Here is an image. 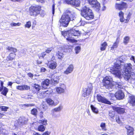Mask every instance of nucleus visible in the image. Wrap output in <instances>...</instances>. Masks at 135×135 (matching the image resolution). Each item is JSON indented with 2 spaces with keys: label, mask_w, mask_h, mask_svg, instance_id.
I'll return each instance as SVG.
<instances>
[{
  "label": "nucleus",
  "mask_w": 135,
  "mask_h": 135,
  "mask_svg": "<svg viewBox=\"0 0 135 135\" xmlns=\"http://www.w3.org/2000/svg\"><path fill=\"white\" fill-rule=\"evenodd\" d=\"M124 61L121 57L117 59L115 61L114 68L110 69V72L116 76L119 77L123 73V76L126 80L129 79H134L135 74L132 72V66L130 64H124Z\"/></svg>",
  "instance_id": "obj_1"
},
{
  "label": "nucleus",
  "mask_w": 135,
  "mask_h": 135,
  "mask_svg": "<svg viewBox=\"0 0 135 135\" xmlns=\"http://www.w3.org/2000/svg\"><path fill=\"white\" fill-rule=\"evenodd\" d=\"M75 18V13L70 9L66 10L62 15L59 21L60 26L67 27L70 21H73Z\"/></svg>",
  "instance_id": "obj_2"
},
{
  "label": "nucleus",
  "mask_w": 135,
  "mask_h": 135,
  "mask_svg": "<svg viewBox=\"0 0 135 135\" xmlns=\"http://www.w3.org/2000/svg\"><path fill=\"white\" fill-rule=\"evenodd\" d=\"M112 80V79L110 76H106L103 78L102 82V84L106 88L108 89L110 88L111 87L115 88L117 89L119 88H123V84L122 82L117 81L115 82V84H114L112 86L111 83Z\"/></svg>",
  "instance_id": "obj_3"
},
{
  "label": "nucleus",
  "mask_w": 135,
  "mask_h": 135,
  "mask_svg": "<svg viewBox=\"0 0 135 135\" xmlns=\"http://www.w3.org/2000/svg\"><path fill=\"white\" fill-rule=\"evenodd\" d=\"M81 32L78 30L72 29L64 33V37L67 41L71 43H76L77 41L74 39L73 36H78L80 35Z\"/></svg>",
  "instance_id": "obj_4"
},
{
  "label": "nucleus",
  "mask_w": 135,
  "mask_h": 135,
  "mask_svg": "<svg viewBox=\"0 0 135 135\" xmlns=\"http://www.w3.org/2000/svg\"><path fill=\"white\" fill-rule=\"evenodd\" d=\"M81 16L87 20H90L94 18V15L92 10L89 8L85 6L81 10Z\"/></svg>",
  "instance_id": "obj_5"
},
{
  "label": "nucleus",
  "mask_w": 135,
  "mask_h": 135,
  "mask_svg": "<svg viewBox=\"0 0 135 135\" xmlns=\"http://www.w3.org/2000/svg\"><path fill=\"white\" fill-rule=\"evenodd\" d=\"M41 7L40 6H31L30 8V14L31 16L36 17L40 13L41 9Z\"/></svg>",
  "instance_id": "obj_6"
},
{
  "label": "nucleus",
  "mask_w": 135,
  "mask_h": 135,
  "mask_svg": "<svg viewBox=\"0 0 135 135\" xmlns=\"http://www.w3.org/2000/svg\"><path fill=\"white\" fill-rule=\"evenodd\" d=\"M89 4L97 11L99 10L100 4L97 0H88Z\"/></svg>",
  "instance_id": "obj_7"
},
{
  "label": "nucleus",
  "mask_w": 135,
  "mask_h": 135,
  "mask_svg": "<svg viewBox=\"0 0 135 135\" xmlns=\"http://www.w3.org/2000/svg\"><path fill=\"white\" fill-rule=\"evenodd\" d=\"M92 89V86L91 84H89L87 88H84L83 90V97H85L87 95H89Z\"/></svg>",
  "instance_id": "obj_8"
},
{
  "label": "nucleus",
  "mask_w": 135,
  "mask_h": 135,
  "mask_svg": "<svg viewBox=\"0 0 135 135\" xmlns=\"http://www.w3.org/2000/svg\"><path fill=\"white\" fill-rule=\"evenodd\" d=\"M65 85L64 84H60L59 87L56 88V90L58 94L64 93L66 89Z\"/></svg>",
  "instance_id": "obj_9"
},
{
  "label": "nucleus",
  "mask_w": 135,
  "mask_h": 135,
  "mask_svg": "<svg viewBox=\"0 0 135 135\" xmlns=\"http://www.w3.org/2000/svg\"><path fill=\"white\" fill-rule=\"evenodd\" d=\"M97 98L98 101L99 102L105 104H110V102L104 97H102L100 95H97Z\"/></svg>",
  "instance_id": "obj_10"
},
{
  "label": "nucleus",
  "mask_w": 135,
  "mask_h": 135,
  "mask_svg": "<svg viewBox=\"0 0 135 135\" xmlns=\"http://www.w3.org/2000/svg\"><path fill=\"white\" fill-rule=\"evenodd\" d=\"M68 4L74 6L76 7H79L80 5V1L79 0H70L66 1Z\"/></svg>",
  "instance_id": "obj_11"
},
{
  "label": "nucleus",
  "mask_w": 135,
  "mask_h": 135,
  "mask_svg": "<svg viewBox=\"0 0 135 135\" xmlns=\"http://www.w3.org/2000/svg\"><path fill=\"white\" fill-rule=\"evenodd\" d=\"M64 51V50L62 47H60L58 48V51L56 53V55L58 58L61 60L63 57V52Z\"/></svg>",
  "instance_id": "obj_12"
},
{
  "label": "nucleus",
  "mask_w": 135,
  "mask_h": 135,
  "mask_svg": "<svg viewBox=\"0 0 135 135\" xmlns=\"http://www.w3.org/2000/svg\"><path fill=\"white\" fill-rule=\"evenodd\" d=\"M124 93L121 90L118 91L115 94V97L118 99H122L124 98Z\"/></svg>",
  "instance_id": "obj_13"
},
{
  "label": "nucleus",
  "mask_w": 135,
  "mask_h": 135,
  "mask_svg": "<svg viewBox=\"0 0 135 135\" xmlns=\"http://www.w3.org/2000/svg\"><path fill=\"white\" fill-rule=\"evenodd\" d=\"M127 6L126 3L123 2L121 4H116L115 7L116 9L122 10L124 8H126Z\"/></svg>",
  "instance_id": "obj_14"
},
{
  "label": "nucleus",
  "mask_w": 135,
  "mask_h": 135,
  "mask_svg": "<svg viewBox=\"0 0 135 135\" xmlns=\"http://www.w3.org/2000/svg\"><path fill=\"white\" fill-rule=\"evenodd\" d=\"M28 119L25 117H21L18 120V122L19 124L22 125L27 124Z\"/></svg>",
  "instance_id": "obj_15"
},
{
  "label": "nucleus",
  "mask_w": 135,
  "mask_h": 135,
  "mask_svg": "<svg viewBox=\"0 0 135 135\" xmlns=\"http://www.w3.org/2000/svg\"><path fill=\"white\" fill-rule=\"evenodd\" d=\"M16 88L17 89L20 90H28L30 89V87L29 86L24 85L17 86Z\"/></svg>",
  "instance_id": "obj_16"
},
{
  "label": "nucleus",
  "mask_w": 135,
  "mask_h": 135,
  "mask_svg": "<svg viewBox=\"0 0 135 135\" xmlns=\"http://www.w3.org/2000/svg\"><path fill=\"white\" fill-rule=\"evenodd\" d=\"M119 36H118L116 38L115 42L114 43L113 45L111 47V51H113L115 49H116L119 43V40L118 39L119 38Z\"/></svg>",
  "instance_id": "obj_17"
},
{
  "label": "nucleus",
  "mask_w": 135,
  "mask_h": 135,
  "mask_svg": "<svg viewBox=\"0 0 135 135\" xmlns=\"http://www.w3.org/2000/svg\"><path fill=\"white\" fill-rule=\"evenodd\" d=\"M74 67L72 65H70L68 67L66 70L64 71V73L66 74H68L71 73L73 70Z\"/></svg>",
  "instance_id": "obj_18"
},
{
  "label": "nucleus",
  "mask_w": 135,
  "mask_h": 135,
  "mask_svg": "<svg viewBox=\"0 0 135 135\" xmlns=\"http://www.w3.org/2000/svg\"><path fill=\"white\" fill-rule=\"evenodd\" d=\"M50 83V80L48 79L44 80L42 82V88L45 89L47 88Z\"/></svg>",
  "instance_id": "obj_19"
},
{
  "label": "nucleus",
  "mask_w": 135,
  "mask_h": 135,
  "mask_svg": "<svg viewBox=\"0 0 135 135\" xmlns=\"http://www.w3.org/2000/svg\"><path fill=\"white\" fill-rule=\"evenodd\" d=\"M126 128L127 130V135H133V129L129 126H127L126 127Z\"/></svg>",
  "instance_id": "obj_20"
},
{
  "label": "nucleus",
  "mask_w": 135,
  "mask_h": 135,
  "mask_svg": "<svg viewBox=\"0 0 135 135\" xmlns=\"http://www.w3.org/2000/svg\"><path fill=\"white\" fill-rule=\"evenodd\" d=\"M49 67L50 69H55L57 66V63L56 62L51 61L50 63H49Z\"/></svg>",
  "instance_id": "obj_21"
},
{
  "label": "nucleus",
  "mask_w": 135,
  "mask_h": 135,
  "mask_svg": "<svg viewBox=\"0 0 135 135\" xmlns=\"http://www.w3.org/2000/svg\"><path fill=\"white\" fill-rule=\"evenodd\" d=\"M16 55L15 54L11 53L10 54L6 59V60L7 61L10 60H12L14 59L16 56Z\"/></svg>",
  "instance_id": "obj_22"
},
{
  "label": "nucleus",
  "mask_w": 135,
  "mask_h": 135,
  "mask_svg": "<svg viewBox=\"0 0 135 135\" xmlns=\"http://www.w3.org/2000/svg\"><path fill=\"white\" fill-rule=\"evenodd\" d=\"M115 110L118 113L122 114L125 112V109L123 108L118 107L115 108Z\"/></svg>",
  "instance_id": "obj_23"
},
{
  "label": "nucleus",
  "mask_w": 135,
  "mask_h": 135,
  "mask_svg": "<svg viewBox=\"0 0 135 135\" xmlns=\"http://www.w3.org/2000/svg\"><path fill=\"white\" fill-rule=\"evenodd\" d=\"M119 16L120 17V21L122 22H123L125 20L124 18L123 17V13L121 11H120L119 13Z\"/></svg>",
  "instance_id": "obj_24"
},
{
  "label": "nucleus",
  "mask_w": 135,
  "mask_h": 135,
  "mask_svg": "<svg viewBox=\"0 0 135 135\" xmlns=\"http://www.w3.org/2000/svg\"><path fill=\"white\" fill-rule=\"evenodd\" d=\"M130 102L133 106L135 105V97L132 96L130 98Z\"/></svg>",
  "instance_id": "obj_25"
},
{
  "label": "nucleus",
  "mask_w": 135,
  "mask_h": 135,
  "mask_svg": "<svg viewBox=\"0 0 135 135\" xmlns=\"http://www.w3.org/2000/svg\"><path fill=\"white\" fill-rule=\"evenodd\" d=\"M107 45V44L106 42H104L101 45L100 50L102 51L105 50Z\"/></svg>",
  "instance_id": "obj_26"
},
{
  "label": "nucleus",
  "mask_w": 135,
  "mask_h": 135,
  "mask_svg": "<svg viewBox=\"0 0 135 135\" xmlns=\"http://www.w3.org/2000/svg\"><path fill=\"white\" fill-rule=\"evenodd\" d=\"M130 39V37L128 36H126L123 39V42L125 45H126L129 42Z\"/></svg>",
  "instance_id": "obj_27"
},
{
  "label": "nucleus",
  "mask_w": 135,
  "mask_h": 135,
  "mask_svg": "<svg viewBox=\"0 0 135 135\" xmlns=\"http://www.w3.org/2000/svg\"><path fill=\"white\" fill-rule=\"evenodd\" d=\"M2 90H3L1 93V94L5 96H6L8 91V89L6 87H4Z\"/></svg>",
  "instance_id": "obj_28"
},
{
  "label": "nucleus",
  "mask_w": 135,
  "mask_h": 135,
  "mask_svg": "<svg viewBox=\"0 0 135 135\" xmlns=\"http://www.w3.org/2000/svg\"><path fill=\"white\" fill-rule=\"evenodd\" d=\"M6 49L10 52L13 51L14 52H16L17 51V50L16 48L9 46H8Z\"/></svg>",
  "instance_id": "obj_29"
},
{
  "label": "nucleus",
  "mask_w": 135,
  "mask_h": 135,
  "mask_svg": "<svg viewBox=\"0 0 135 135\" xmlns=\"http://www.w3.org/2000/svg\"><path fill=\"white\" fill-rule=\"evenodd\" d=\"M46 102L49 105H52L54 104V101L50 98L47 99Z\"/></svg>",
  "instance_id": "obj_30"
},
{
  "label": "nucleus",
  "mask_w": 135,
  "mask_h": 135,
  "mask_svg": "<svg viewBox=\"0 0 135 135\" xmlns=\"http://www.w3.org/2000/svg\"><path fill=\"white\" fill-rule=\"evenodd\" d=\"M37 129L38 131L42 132L44 131L45 128L43 125H41L38 126Z\"/></svg>",
  "instance_id": "obj_31"
},
{
  "label": "nucleus",
  "mask_w": 135,
  "mask_h": 135,
  "mask_svg": "<svg viewBox=\"0 0 135 135\" xmlns=\"http://www.w3.org/2000/svg\"><path fill=\"white\" fill-rule=\"evenodd\" d=\"M90 107L91 109L93 112L96 113H98V111L97 108L94 107L93 105H91Z\"/></svg>",
  "instance_id": "obj_32"
},
{
  "label": "nucleus",
  "mask_w": 135,
  "mask_h": 135,
  "mask_svg": "<svg viewBox=\"0 0 135 135\" xmlns=\"http://www.w3.org/2000/svg\"><path fill=\"white\" fill-rule=\"evenodd\" d=\"M75 50L76 54L79 53L81 50V47L79 46L76 47L75 48Z\"/></svg>",
  "instance_id": "obj_33"
},
{
  "label": "nucleus",
  "mask_w": 135,
  "mask_h": 135,
  "mask_svg": "<svg viewBox=\"0 0 135 135\" xmlns=\"http://www.w3.org/2000/svg\"><path fill=\"white\" fill-rule=\"evenodd\" d=\"M46 96V95L45 94L44 91L42 92L38 95V97L40 98H42Z\"/></svg>",
  "instance_id": "obj_34"
},
{
  "label": "nucleus",
  "mask_w": 135,
  "mask_h": 135,
  "mask_svg": "<svg viewBox=\"0 0 135 135\" xmlns=\"http://www.w3.org/2000/svg\"><path fill=\"white\" fill-rule=\"evenodd\" d=\"M37 111L36 109L34 108L32 109L31 111V114L33 115H37Z\"/></svg>",
  "instance_id": "obj_35"
},
{
  "label": "nucleus",
  "mask_w": 135,
  "mask_h": 135,
  "mask_svg": "<svg viewBox=\"0 0 135 135\" xmlns=\"http://www.w3.org/2000/svg\"><path fill=\"white\" fill-rule=\"evenodd\" d=\"M62 109V107L59 106L58 107L55 108L53 109V110L55 112H58L60 111Z\"/></svg>",
  "instance_id": "obj_36"
},
{
  "label": "nucleus",
  "mask_w": 135,
  "mask_h": 135,
  "mask_svg": "<svg viewBox=\"0 0 135 135\" xmlns=\"http://www.w3.org/2000/svg\"><path fill=\"white\" fill-rule=\"evenodd\" d=\"M46 54L45 52H43L41 54H38V56L40 59L41 58H44L45 56L46 55Z\"/></svg>",
  "instance_id": "obj_37"
},
{
  "label": "nucleus",
  "mask_w": 135,
  "mask_h": 135,
  "mask_svg": "<svg viewBox=\"0 0 135 135\" xmlns=\"http://www.w3.org/2000/svg\"><path fill=\"white\" fill-rule=\"evenodd\" d=\"M100 127L102 128V129L104 131H105L106 130V128L105 127V124L102 123L100 125Z\"/></svg>",
  "instance_id": "obj_38"
},
{
  "label": "nucleus",
  "mask_w": 135,
  "mask_h": 135,
  "mask_svg": "<svg viewBox=\"0 0 135 135\" xmlns=\"http://www.w3.org/2000/svg\"><path fill=\"white\" fill-rule=\"evenodd\" d=\"M21 25V23H16L14 22H12L10 24V25L12 26H19Z\"/></svg>",
  "instance_id": "obj_39"
},
{
  "label": "nucleus",
  "mask_w": 135,
  "mask_h": 135,
  "mask_svg": "<svg viewBox=\"0 0 135 135\" xmlns=\"http://www.w3.org/2000/svg\"><path fill=\"white\" fill-rule=\"evenodd\" d=\"M115 112L113 111H110L109 113V115L111 118H113L115 115Z\"/></svg>",
  "instance_id": "obj_40"
},
{
  "label": "nucleus",
  "mask_w": 135,
  "mask_h": 135,
  "mask_svg": "<svg viewBox=\"0 0 135 135\" xmlns=\"http://www.w3.org/2000/svg\"><path fill=\"white\" fill-rule=\"evenodd\" d=\"M47 120H46L42 119L39 121V123H42L44 125H46L47 124Z\"/></svg>",
  "instance_id": "obj_41"
},
{
  "label": "nucleus",
  "mask_w": 135,
  "mask_h": 135,
  "mask_svg": "<svg viewBox=\"0 0 135 135\" xmlns=\"http://www.w3.org/2000/svg\"><path fill=\"white\" fill-rule=\"evenodd\" d=\"M33 87L37 91L39 90L41 88L40 86L36 84L34 85Z\"/></svg>",
  "instance_id": "obj_42"
},
{
  "label": "nucleus",
  "mask_w": 135,
  "mask_h": 135,
  "mask_svg": "<svg viewBox=\"0 0 135 135\" xmlns=\"http://www.w3.org/2000/svg\"><path fill=\"white\" fill-rule=\"evenodd\" d=\"M25 27L30 28L31 26V22L30 21H29L27 22L26 23L25 25Z\"/></svg>",
  "instance_id": "obj_43"
},
{
  "label": "nucleus",
  "mask_w": 135,
  "mask_h": 135,
  "mask_svg": "<svg viewBox=\"0 0 135 135\" xmlns=\"http://www.w3.org/2000/svg\"><path fill=\"white\" fill-rule=\"evenodd\" d=\"M8 108L7 107H6V106H2L1 107L0 109L2 111H7V109Z\"/></svg>",
  "instance_id": "obj_44"
},
{
  "label": "nucleus",
  "mask_w": 135,
  "mask_h": 135,
  "mask_svg": "<svg viewBox=\"0 0 135 135\" xmlns=\"http://www.w3.org/2000/svg\"><path fill=\"white\" fill-rule=\"evenodd\" d=\"M34 105V104H25L23 105L22 107H30L33 106Z\"/></svg>",
  "instance_id": "obj_45"
},
{
  "label": "nucleus",
  "mask_w": 135,
  "mask_h": 135,
  "mask_svg": "<svg viewBox=\"0 0 135 135\" xmlns=\"http://www.w3.org/2000/svg\"><path fill=\"white\" fill-rule=\"evenodd\" d=\"M52 50V48L51 47L47 48V49L46 50L45 52L46 53L49 54L51 52V51Z\"/></svg>",
  "instance_id": "obj_46"
},
{
  "label": "nucleus",
  "mask_w": 135,
  "mask_h": 135,
  "mask_svg": "<svg viewBox=\"0 0 135 135\" xmlns=\"http://www.w3.org/2000/svg\"><path fill=\"white\" fill-rule=\"evenodd\" d=\"M41 16L43 17L45 14V11L43 10H41L40 11V13Z\"/></svg>",
  "instance_id": "obj_47"
},
{
  "label": "nucleus",
  "mask_w": 135,
  "mask_h": 135,
  "mask_svg": "<svg viewBox=\"0 0 135 135\" xmlns=\"http://www.w3.org/2000/svg\"><path fill=\"white\" fill-rule=\"evenodd\" d=\"M0 82H1V87H0V88L2 90L3 89L4 87V86H3V85L4 84L3 82L1 80L0 81Z\"/></svg>",
  "instance_id": "obj_48"
},
{
  "label": "nucleus",
  "mask_w": 135,
  "mask_h": 135,
  "mask_svg": "<svg viewBox=\"0 0 135 135\" xmlns=\"http://www.w3.org/2000/svg\"><path fill=\"white\" fill-rule=\"evenodd\" d=\"M45 94L46 95V96H47V94H51V92L49 91L48 90L46 91H44Z\"/></svg>",
  "instance_id": "obj_49"
},
{
  "label": "nucleus",
  "mask_w": 135,
  "mask_h": 135,
  "mask_svg": "<svg viewBox=\"0 0 135 135\" xmlns=\"http://www.w3.org/2000/svg\"><path fill=\"white\" fill-rule=\"evenodd\" d=\"M109 95L110 96V97H112V98H110L111 99L113 100V99H112V98H113L115 97V94H109Z\"/></svg>",
  "instance_id": "obj_50"
},
{
  "label": "nucleus",
  "mask_w": 135,
  "mask_h": 135,
  "mask_svg": "<svg viewBox=\"0 0 135 135\" xmlns=\"http://www.w3.org/2000/svg\"><path fill=\"white\" fill-rule=\"evenodd\" d=\"M116 122L118 123L120 122V120L118 116H116Z\"/></svg>",
  "instance_id": "obj_51"
},
{
  "label": "nucleus",
  "mask_w": 135,
  "mask_h": 135,
  "mask_svg": "<svg viewBox=\"0 0 135 135\" xmlns=\"http://www.w3.org/2000/svg\"><path fill=\"white\" fill-rule=\"evenodd\" d=\"M39 115L41 118H43V112H41L40 113Z\"/></svg>",
  "instance_id": "obj_52"
},
{
  "label": "nucleus",
  "mask_w": 135,
  "mask_h": 135,
  "mask_svg": "<svg viewBox=\"0 0 135 135\" xmlns=\"http://www.w3.org/2000/svg\"><path fill=\"white\" fill-rule=\"evenodd\" d=\"M54 8L55 5L53 4L52 6V13L53 15L54 14L55 12Z\"/></svg>",
  "instance_id": "obj_53"
},
{
  "label": "nucleus",
  "mask_w": 135,
  "mask_h": 135,
  "mask_svg": "<svg viewBox=\"0 0 135 135\" xmlns=\"http://www.w3.org/2000/svg\"><path fill=\"white\" fill-rule=\"evenodd\" d=\"M131 60H133L134 62L135 63V59L134 56H132L130 58Z\"/></svg>",
  "instance_id": "obj_54"
},
{
  "label": "nucleus",
  "mask_w": 135,
  "mask_h": 135,
  "mask_svg": "<svg viewBox=\"0 0 135 135\" xmlns=\"http://www.w3.org/2000/svg\"><path fill=\"white\" fill-rule=\"evenodd\" d=\"M46 69L44 68H42L41 69V72H45L46 71Z\"/></svg>",
  "instance_id": "obj_55"
},
{
  "label": "nucleus",
  "mask_w": 135,
  "mask_h": 135,
  "mask_svg": "<svg viewBox=\"0 0 135 135\" xmlns=\"http://www.w3.org/2000/svg\"><path fill=\"white\" fill-rule=\"evenodd\" d=\"M27 75L29 77H32L33 76V74L31 73H28Z\"/></svg>",
  "instance_id": "obj_56"
},
{
  "label": "nucleus",
  "mask_w": 135,
  "mask_h": 135,
  "mask_svg": "<svg viewBox=\"0 0 135 135\" xmlns=\"http://www.w3.org/2000/svg\"><path fill=\"white\" fill-rule=\"evenodd\" d=\"M50 132H46L45 133H44L42 135H49L50 134Z\"/></svg>",
  "instance_id": "obj_57"
},
{
  "label": "nucleus",
  "mask_w": 135,
  "mask_h": 135,
  "mask_svg": "<svg viewBox=\"0 0 135 135\" xmlns=\"http://www.w3.org/2000/svg\"><path fill=\"white\" fill-rule=\"evenodd\" d=\"M32 135H40V134H39L38 133L34 132L32 133Z\"/></svg>",
  "instance_id": "obj_58"
},
{
  "label": "nucleus",
  "mask_w": 135,
  "mask_h": 135,
  "mask_svg": "<svg viewBox=\"0 0 135 135\" xmlns=\"http://www.w3.org/2000/svg\"><path fill=\"white\" fill-rule=\"evenodd\" d=\"M13 1H17L19 2H21L22 1V0H11Z\"/></svg>",
  "instance_id": "obj_59"
},
{
  "label": "nucleus",
  "mask_w": 135,
  "mask_h": 135,
  "mask_svg": "<svg viewBox=\"0 0 135 135\" xmlns=\"http://www.w3.org/2000/svg\"><path fill=\"white\" fill-rule=\"evenodd\" d=\"M36 1L37 2H40L41 3H42L44 2L43 0H36Z\"/></svg>",
  "instance_id": "obj_60"
},
{
  "label": "nucleus",
  "mask_w": 135,
  "mask_h": 135,
  "mask_svg": "<svg viewBox=\"0 0 135 135\" xmlns=\"http://www.w3.org/2000/svg\"><path fill=\"white\" fill-rule=\"evenodd\" d=\"M12 83L11 82H9L8 83V85L9 86H11L12 84Z\"/></svg>",
  "instance_id": "obj_61"
},
{
  "label": "nucleus",
  "mask_w": 135,
  "mask_h": 135,
  "mask_svg": "<svg viewBox=\"0 0 135 135\" xmlns=\"http://www.w3.org/2000/svg\"><path fill=\"white\" fill-rule=\"evenodd\" d=\"M37 63L38 64H40L42 63V61H39L38 60L37 61Z\"/></svg>",
  "instance_id": "obj_62"
},
{
  "label": "nucleus",
  "mask_w": 135,
  "mask_h": 135,
  "mask_svg": "<svg viewBox=\"0 0 135 135\" xmlns=\"http://www.w3.org/2000/svg\"><path fill=\"white\" fill-rule=\"evenodd\" d=\"M29 96H30L29 95H28V97H25V99H31V98L30 97H29Z\"/></svg>",
  "instance_id": "obj_63"
},
{
  "label": "nucleus",
  "mask_w": 135,
  "mask_h": 135,
  "mask_svg": "<svg viewBox=\"0 0 135 135\" xmlns=\"http://www.w3.org/2000/svg\"><path fill=\"white\" fill-rule=\"evenodd\" d=\"M2 129H0V134H2Z\"/></svg>",
  "instance_id": "obj_64"
}]
</instances>
